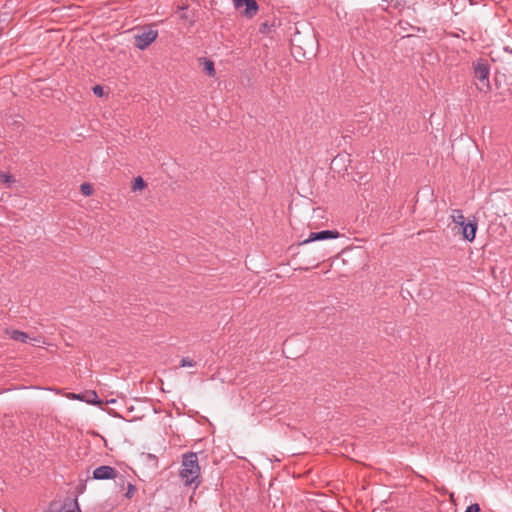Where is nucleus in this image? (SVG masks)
Segmentation results:
<instances>
[{
  "label": "nucleus",
  "instance_id": "obj_1",
  "mask_svg": "<svg viewBox=\"0 0 512 512\" xmlns=\"http://www.w3.org/2000/svg\"><path fill=\"white\" fill-rule=\"evenodd\" d=\"M181 482L186 487L198 488L202 483L201 468L198 456L194 452L185 453L182 456L181 470L179 472Z\"/></svg>",
  "mask_w": 512,
  "mask_h": 512
},
{
  "label": "nucleus",
  "instance_id": "obj_2",
  "mask_svg": "<svg viewBox=\"0 0 512 512\" xmlns=\"http://www.w3.org/2000/svg\"><path fill=\"white\" fill-rule=\"evenodd\" d=\"M474 78L476 79V87L480 92H488L490 90V65L485 59H477L473 62Z\"/></svg>",
  "mask_w": 512,
  "mask_h": 512
},
{
  "label": "nucleus",
  "instance_id": "obj_3",
  "mask_svg": "<svg viewBox=\"0 0 512 512\" xmlns=\"http://www.w3.org/2000/svg\"><path fill=\"white\" fill-rule=\"evenodd\" d=\"M158 31L153 29L143 30L134 36V46L139 50H145L156 40Z\"/></svg>",
  "mask_w": 512,
  "mask_h": 512
},
{
  "label": "nucleus",
  "instance_id": "obj_4",
  "mask_svg": "<svg viewBox=\"0 0 512 512\" xmlns=\"http://www.w3.org/2000/svg\"><path fill=\"white\" fill-rule=\"evenodd\" d=\"M233 3L236 9L245 8L242 14L247 18L254 17L259 10V5L255 0H233Z\"/></svg>",
  "mask_w": 512,
  "mask_h": 512
},
{
  "label": "nucleus",
  "instance_id": "obj_5",
  "mask_svg": "<svg viewBox=\"0 0 512 512\" xmlns=\"http://www.w3.org/2000/svg\"><path fill=\"white\" fill-rule=\"evenodd\" d=\"M117 471L115 468L108 466V465H102L97 467L93 471V479L95 480H111L115 479L117 477Z\"/></svg>",
  "mask_w": 512,
  "mask_h": 512
},
{
  "label": "nucleus",
  "instance_id": "obj_6",
  "mask_svg": "<svg viewBox=\"0 0 512 512\" xmlns=\"http://www.w3.org/2000/svg\"><path fill=\"white\" fill-rule=\"evenodd\" d=\"M339 237V232L337 230H323L319 232H311L309 237L303 241L304 244L314 242V241H322L327 239H335Z\"/></svg>",
  "mask_w": 512,
  "mask_h": 512
},
{
  "label": "nucleus",
  "instance_id": "obj_7",
  "mask_svg": "<svg viewBox=\"0 0 512 512\" xmlns=\"http://www.w3.org/2000/svg\"><path fill=\"white\" fill-rule=\"evenodd\" d=\"M462 229V236L465 240L472 242L475 239L476 231H477V222L474 221H468L465 222L463 225H460Z\"/></svg>",
  "mask_w": 512,
  "mask_h": 512
},
{
  "label": "nucleus",
  "instance_id": "obj_8",
  "mask_svg": "<svg viewBox=\"0 0 512 512\" xmlns=\"http://www.w3.org/2000/svg\"><path fill=\"white\" fill-rule=\"evenodd\" d=\"M73 397L76 399H79L81 401H85L89 404H98L101 403V401L98 399V395L95 391H87L83 394H73Z\"/></svg>",
  "mask_w": 512,
  "mask_h": 512
},
{
  "label": "nucleus",
  "instance_id": "obj_9",
  "mask_svg": "<svg viewBox=\"0 0 512 512\" xmlns=\"http://www.w3.org/2000/svg\"><path fill=\"white\" fill-rule=\"evenodd\" d=\"M7 334L9 337L15 341H19L22 343H26L29 339V336L27 333L19 331V330H7Z\"/></svg>",
  "mask_w": 512,
  "mask_h": 512
},
{
  "label": "nucleus",
  "instance_id": "obj_10",
  "mask_svg": "<svg viewBox=\"0 0 512 512\" xmlns=\"http://www.w3.org/2000/svg\"><path fill=\"white\" fill-rule=\"evenodd\" d=\"M57 512H81L78 506L77 500L69 501V504L66 503L57 511Z\"/></svg>",
  "mask_w": 512,
  "mask_h": 512
},
{
  "label": "nucleus",
  "instance_id": "obj_11",
  "mask_svg": "<svg viewBox=\"0 0 512 512\" xmlns=\"http://www.w3.org/2000/svg\"><path fill=\"white\" fill-rule=\"evenodd\" d=\"M451 219L452 221L457 224V225H463L466 221H465V217L462 213L461 210L459 209H454L452 211V214H451Z\"/></svg>",
  "mask_w": 512,
  "mask_h": 512
},
{
  "label": "nucleus",
  "instance_id": "obj_12",
  "mask_svg": "<svg viewBox=\"0 0 512 512\" xmlns=\"http://www.w3.org/2000/svg\"><path fill=\"white\" fill-rule=\"evenodd\" d=\"M203 60V63H204V72L208 75V76H215L216 74V70H215V66H214V62L211 61V60H208V59H202Z\"/></svg>",
  "mask_w": 512,
  "mask_h": 512
},
{
  "label": "nucleus",
  "instance_id": "obj_13",
  "mask_svg": "<svg viewBox=\"0 0 512 512\" xmlns=\"http://www.w3.org/2000/svg\"><path fill=\"white\" fill-rule=\"evenodd\" d=\"M0 182L9 186L15 182V179L9 173L0 172Z\"/></svg>",
  "mask_w": 512,
  "mask_h": 512
},
{
  "label": "nucleus",
  "instance_id": "obj_14",
  "mask_svg": "<svg viewBox=\"0 0 512 512\" xmlns=\"http://www.w3.org/2000/svg\"><path fill=\"white\" fill-rule=\"evenodd\" d=\"M80 191L85 196H90L93 194V187L89 183H83L80 186Z\"/></svg>",
  "mask_w": 512,
  "mask_h": 512
},
{
  "label": "nucleus",
  "instance_id": "obj_15",
  "mask_svg": "<svg viewBox=\"0 0 512 512\" xmlns=\"http://www.w3.org/2000/svg\"><path fill=\"white\" fill-rule=\"evenodd\" d=\"M146 187V183L144 182V180L142 179V177L138 176L135 180H134V184H133V190H142Z\"/></svg>",
  "mask_w": 512,
  "mask_h": 512
},
{
  "label": "nucleus",
  "instance_id": "obj_16",
  "mask_svg": "<svg viewBox=\"0 0 512 512\" xmlns=\"http://www.w3.org/2000/svg\"><path fill=\"white\" fill-rule=\"evenodd\" d=\"M195 365L196 362L189 357H183L180 362V367H194Z\"/></svg>",
  "mask_w": 512,
  "mask_h": 512
},
{
  "label": "nucleus",
  "instance_id": "obj_17",
  "mask_svg": "<svg viewBox=\"0 0 512 512\" xmlns=\"http://www.w3.org/2000/svg\"><path fill=\"white\" fill-rule=\"evenodd\" d=\"M135 491H136V487L133 484L129 483L128 487H127V492L125 493V496L130 499L133 497Z\"/></svg>",
  "mask_w": 512,
  "mask_h": 512
},
{
  "label": "nucleus",
  "instance_id": "obj_18",
  "mask_svg": "<svg viewBox=\"0 0 512 512\" xmlns=\"http://www.w3.org/2000/svg\"><path fill=\"white\" fill-rule=\"evenodd\" d=\"M480 506L477 503L469 505L464 512H480Z\"/></svg>",
  "mask_w": 512,
  "mask_h": 512
},
{
  "label": "nucleus",
  "instance_id": "obj_19",
  "mask_svg": "<svg viewBox=\"0 0 512 512\" xmlns=\"http://www.w3.org/2000/svg\"><path fill=\"white\" fill-rule=\"evenodd\" d=\"M93 92L97 96H102L103 95V87L100 85H96L93 87Z\"/></svg>",
  "mask_w": 512,
  "mask_h": 512
},
{
  "label": "nucleus",
  "instance_id": "obj_20",
  "mask_svg": "<svg viewBox=\"0 0 512 512\" xmlns=\"http://www.w3.org/2000/svg\"><path fill=\"white\" fill-rule=\"evenodd\" d=\"M404 2L400 1V0H396L393 4V7L396 8V9H402L404 7Z\"/></svg>",
  "mask_w": 512,
  "mask_h": 512
},
{
  "label": "nucleus",
  "instance_id": "obj_21",
  "mask_svg": "<svg viewBox=\"0 0 512 512\" xmlns=\"http://www.w3.org/2000/svg\"><path fill=\"white\" fill-rule=\"evenodd\" d=\"M504 50L512 54V50L509 47H505Z\"/></svg>",
  "mask_w": 512,
  "mask_h": 512
},
{
  "label": "nucleus",
  "instance_id": "obj_22",
  "mask_svg": "<svg viewBox=\"0 0 512 512\" xmlns=\"http://www.w3.org/2000/svg\"><path fill=\"white\" fill-rule=\"evenodd\" d=\"M338 159H340L339 155L333 159L332 164L335 163Z\"/></svg>",
  "mask_w": 512,
  "mask_h": 512
}]
</instances>
